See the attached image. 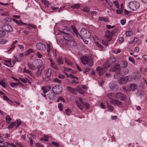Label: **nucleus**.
Returning a JSON list of instances; mask_svg holds the SVG:
<instances>
[{
	"label": "nucleus",
	"instance_id": "49530a36",
	"mask_svg": "<svg viewBox=\"0 0 147 147\" xmlns=\"http://www.w3.org/2000/svg\"><path fill=\"white\" fill-rule=\"evenodd\" d=\"M16 123H18V124L16 125V127H17L21 124L22 123L21 121L19 119H17Z\"/></svg>",
	"mask_w": 147,
	"mask_h": 147
},
{
	"label": "nucleus",
	"instance_id": "39448f33",
	"mask_svg": "<svg viewBox=\"0 0 147 147\" xmlns=\"http://www.w3.org/2000/svg\"><path fill=\"white\" fill-rule=\"evenodd\" d=\"M80 103L78 102V101H76V103L78 107L80 109H82L83 108H85L86 109L89 108L90 105L89 104L86 102H83L82 98H79Z\"/></svg>",
	"mask_w": 147,
	"mask_h": 147
},
{
	"label": "nucleus",
	"instance_id": "f3484780",
	"mask_svg": "<svg viewBox=\"0 0 147 147\" xmlns=\"http://www.w3.org/2000/svg\"><path fill=\"white\" fill-rule=\"evenodd\" d=\"M51 88L50 86L49 85L46 86H43L42 88V90L44 94L47 93Z\"/></svg>",
	"mask_w": 147,
	"mask_h": 147
},
{
	"label": "nucleus",
	"instance_id": "a211bd4d",
	"mask_svg": "<svg viewBox=\"0 0 147 147\" xmlns=\"http://www.w3.org/2000/svg\"><path fill=\"white\" fill-rule=\"evenodd\" d=\"M47 97L50 99L54 100L56 98L55 94L52 92L50 93L47 95Z\"/></svg>",
	"mask_w": 147,
	"mask_h": 147
},
{
	"label": "nucleus",
	"instance_id": "680f3d73",
	"mask_svg": "<svg viewBox=\"0 0 147 147\" xmlns=\"http://www.w3.org/2000/svg\"><path fill=\"white\" fill-rule=\"evenodd\" d=\"M52 144L57 147L59 146V144L55 142H52Z\"/></svg>",
	"mask_w": 147,
	"mask_h": 147
},
{
	"label": "nucleus",
	"instance_id": "9d476101",
	"mask_svg": "<svg viewBox=\"0 0 147 147\" xmlns=\"http://www.w3.org/2000/svg\"><path fill=\"white\" fill-rule=\"evenodd\" d=\"M116 98L117 99H120L122 101L125 100L126 98V95L121 92H118L116 93Z\"/></svg>",
	"mask_w": 147,
	"mask_h": 147
},
{
	"label": "nucleus",
	"instance_id": "c9c22d12",
	"mask_svg": "<svg viewBox=\"0 0 147 147\" xmlns=\"http://www.w3.org/2000/svg\"><path fill=\"white\" fill-rule=\"evenodd\" d=\"M82 10L88 13L90 11V9L88 7L86 6L84 7L82 9Z\"/></svg>",
	"mask_w": 147,
	"mask_h": 147
},
{
	"label": "nucleus",
	"instance_id": "79ce46f5",
	"mask_svg": "<svg viewBox=\"0 0 147 147\" xmlns=\"http://www.w3.org/2000/svg\"><path fill=\"white\" fill-rule=\"evenodd\" d=\"M34 52V51L32 49H30L29 50H27L26 51V55H28L30 53H33Z\"/></svg>",
	"mask_w": 147,
	"mask_h": 147
},
{
	"label": "nucleus",
	"instance_id": "f704fd0d",
	"mask_svg": "<svg viewBox=\"0 0 147 147\" xmlns=\"http://www.w3.org/2000/svg\"><path fill=\"white\" fill-rule=\"evenodd\" d=\"M65 62L68 65H73V63L68 59H65Z\"/></svg>",
	"mask_w": 147,
	"mask_h": 147
},
{
	"label": "nucleus",
	"instance_id": "bb28decb",
	"mask_svg": "<svg viewBox=\"0 0 147 147\" xmlns=\"http://www.w3.org/2000/svg\"><path fill=\"white\" fill-rule=\"evenodd\" d=\"M76 90L78 91L79 93L82 94L83 93L85 92V91L84 90L82 89L80 87H78L76 88Z\"/></svg>",
	"mask_w": 147,
	"mask_h": 147
},
{
	"label": "nucleus",
	"instance_id": "6e6552de",
	"mask_svg": "<svg viewBox=\"0 0 147 147\" xmlns=\"http://www.w3.org/2000/svg\"><path fill=\"white\" fill-rule=\"evenodd\" d=\"M132 79L131 77L129 76L123 77L119 80V82L121 84H124L127 82L130 81Z\"/></svg>",
	"mask_w": 147,
	"mask_h": 147
},
{
	"label": "nucleus",
	"instance_id": "774afa93",
	"mask_svg": "<svg viewBox=\"0 0 147 147\" xmlns=\"http://www.w3.org/2000/svg\"><path fill=\"white\" fill-rule=\"evenodd\" d=\"M35 145L36 147H44L43 146L41 145L39 143H36L35 144Z\"/></svg>",
	"mask_w": 147,
	"mask_h": 147
},
{
	"label": "nucleus",
	"instance_id": "dca6fc26",
	"mask_svg": "<svg viewBox=\"0 0 147 147\" xmlns=\"http://www.w3.org/2000/svg\"><path fill=\"white\" fill-rule=\"evenodd\" d=\"M110 64H109L107 66L105 67V63L104 65L102 67H98L96 68L97 71L100 70L102 71H104L105 72L107 70V67H109L110 65Z\"/></svg>",
	"mask_w": 147,
	"mask_h": 147
},
{
	"label": "nucleus",
	"instance_id": "de8ad7c7",
	"mask_svg": "<svg viewBox=\"0 0 147 147\" xmlns=\"http://www.w3.org/2000/svg\"><path fill=\"white\" fill-rule=\"evenodd\" d=\"M5 118L8 123H10L11 122L10 121L11 120V119L9 115L6 116Z\"/></svg>",
	"mask_w": 147,
	"mask_h": 147
},
{
	"label": "nucleus",
	"instance_id": "f03ea898",
	"mask_svg": "<svg viewBox=\"0 0 147 147\" xmlns=\"http://www.w3.org/2000/svg\"><path fill=\"white\" fill-rule=\"evenodd\" d=\"M68 28L69 29V28H64L62 30H60V31L64 34L63 36L65 39L67 40L69 43L70 42V44H71V45H74L75 41L73 38L71 36L70 34L72 33L68 30Z\"/></svg>",
	"mask_w": 147,
	"mask_h": 147
},
{
	"label": "nucleus",
	"instance_id": "473e14b6",
	"mask_svg": "<svg viewBox=\"0 0 147 147\" xmlns=\"http://www.w3.org/2000/svg\"><path fill=\"white\" fill-rule=\"evenodd\" d=\"M113 3L114 4V5L117 8H119V4L117 0H115L113 1Z\"/></svg>",
	"mask_w": 147,
	"mask_h": 147
},
{
	"label": "nucleus",
	"instance_id": "a18cd8bd",
	"mask_svg": "<svg viewBox=\"0 0 147 147\" xmlns=\"http://www.w3.org/2000/svg\"><path fill=\"white\" fill-rule=\"evenodd\" d=\"M23 73H26L30 75V76H31L30 71L28 69H26L25 68H24V69L23 71Z\"/></svg>",
	"mask_w": 147,
	"mask_h": 147
},
{
	"label": "nucleus",
	"instance_id": "4d7b16f0",
	"mask_svg": "<svg viewBox=\"0 0 147 147\" xmlns=\"http://www.w3.org/2000/svg\"><path fill=\"white\" fill-rule=\"evenodd\" d=\"M90 70V69L89 67H86L83 70L84 73H85L87 72H88Z\"/></svg>",
	"mask_w": 147,
	"mask_h": 147
},
{
	"label": "nucleus",
	"instance_id": "5fc2aeb1",
	"mask_svg": "<svg viewBox=\"0 0 147 147\" xmlns=\"http://www.w3.org/2000/svg\"><path fill=\"white\" fill-rule=\"evenodd\" d=\"M0 85L2 86L3 88H5V83L2 80H0Z\"/></svg>",
	"mask_w": 147,
	"mask_h": 147
},
{
	"label": "nucleus",
	"instance_id": "9b49d317",
	"mask_svg": "<svg viewBox=\"0 0 147 147\" xmlns=\"http://www.w3.org/2000/svg\"><path fill=\"white\" fill-rule=\"evenodd\" d=\"M2 28L3 29L7 32H11L13 31V28L10 25L4 24L2 26Z\"/></svg>",
	"mask_w": 147,
	"mask_h": 147
},
{
	"label": "nucleus",
	"instance_id": "a878e982",
	"mask_svg": "<svg viewBox=\"0 0 147 147\" xmlns=\"http://www.w3.org/2000/svg\"><path fill=\"white\" fill-rule=\"evenodd\" d=\"M137 86L136 84H132L130 86V90L132 91L137 89Z\"/></svg>",
	"mask_w": 147,
	"mask_h": 147
},
{
	"label": "nucleus",
	"instance_id": "2eb2a0df",
	"mask_svg": "<svg viewBox=\"0 0 147 147\" xmlns=\"http://www.w3.org/2000/svg\"><path fill=\"white\" fill-rule=\"evenodd\" d=\"M109 87L111 90L115 89L117 90V85L114 82H111L109 84Z\"/></svg>",
	"mask_w": 147,
	"mask_h": 147
},
{
	"label": "nucleus",
	"instance_id": "37998d69",
	"mask_svg": "<svg viewBox=\"0 0 147 147\" xmlns=\"http://www.w3.org/2000/svg\"><path fill=\"white\" fill-rule=\"evenodd\" d=\"M108 42H109L107 41V40H106V39L105 40H102V42L103 45L106 46H108Z\"/></svg>",
	"mask_w": 147,
	"mask_h": 147
},
{
	"label": "nucleus",
	"instance_id": "e2e57ef3",
	"mask_svg": "<svg viewBox=\"0 0 147 147\" xmlns=\"http://www.w3.org/2000/svg\"><path fill=\"white\" fill-rule=\"evenodd\" d=\"M7 144L9 145V146H10L11 147V146L13 147H17L16 145L14 144H13L12 143H8L7 142Z\"/></svg>",
	"mask_w": 147,
	"mask_h": 147
},
{
	"label": "nucleus",
	"instance_id": "1a4fd4ad",
	"mask_svg": "<svg viewBox=\"0 0 147 147\" xmlns=\"http://www.w3.org/2000/svg\"><path fill=\"white\" fill-rule=\"evenodd\" d=\"M114 33L115 32L114 31L111 32L107 31L105 36V39L107 40L108 42L112 40V36Z\"/></svg>",
	"mask_w": 147,
	"mask_h": 147
},
{
	"label": "nucleus",
	"instance_id": "e433bc0d",
	"mask_svg": "<svg viewBox=\"0 0 147 147\" xmlns=\"http://www.w3.org/2000/svg\"><path fill=\"white\" fill-rule=\"evenodd\" d=\"M122 66L123 68H125L127 67V63L126 61H123L122 62Z\"/></svg>",
	"mask_w": 147,
	"mask_h": 147
},
{
	"label": "nucleus",
	"instance_id": "58836bf2",
	"mask_svg": "<svg viewBox=\"0 0 147 147\" xmlns=\"http://www.w3.org/2000/svg\"><path fill=\"white\" fill-rule=\"evenodd\" d=\"M132 32L131 31H127L125 33L126 35L127 36H129L132 35Z\"/></svg>",
	"mask_w": 147,
	"mask_h": 147
},
{
	"label": "nucleus",
	"instance_id": "f8f14e48",
	"mask_svg": "<svg viewBox=\"0 0 147 147\" xmlns=\"http://www.w3.org/2000/svg\"><path fill=\"white\" fill-rule=\"evenodd\" d=\"M59 86L56 85L52 88L53 93L55 94H59L61 92L62 90L59 88Z\"/></svg>",
	"mask_w": 147,
	"mask_h": 147
},
{
	"label": "nucleus",
	"instance_id": "c03bdc74",
	"mask_svg": "<svg viewBox=\"0 0 147 147\" xmlns=\"http://www.w3.org/2000/svg\"><path fill=\"white\" fill-rule=\"evenodd\" d=\"M8 40L5 39H3L1 41L0 43L2 44H4L6 43L7 42Z\"/></svg>",
	"mask_w": 147,
	"mask_h": 147
},
{
	"label": "nucleus",
	"instance_id": "603ef678",
	"mask_svg": "<svg viewBox=\"0 0 147 147\" xmlns=\"http://www.w3.org/2000/svg\"><path fill=\"white\" fill-rule=\"evenodd\" d=\"M58 108L60 111H62L63 110V105L61 103H59Z\"/></svg>",
	"mask_w": 147,
	"mask_h": 147
},
{
	"label": "nucleus",
	"instance_id": "6ab92c4d",
	"mask_svg": "<svg viewBox=\"0 0 147 147\" xmlns=\"http://www.w3.org/2000/svg\"><path fill=\"white\" fill-rule=\"evenodd\" d=\"M107 96L109 98L111 99L114 100L113 99L116 98V94L113 93H109L107 94Z\"/></svg>",
	"mask_w": 147,
	"mask_h": 147
},
{
	"label": "nucleus",
	"instance_id": "13d9d810",
	"mask_svg": "<svg viewBox=\"0 0 147 147\" xmlns=\"http://www.w3.org/2000/svg\"><path fill=\"white\" fill-rule=\"evenodd\" d=\"M12 19L13 20V21H14L17 24H19V25H20V21H19L18 20H17L16 19H15L14 18H12Z\"/></svg>",
	"mask_w": 147,
	"mask_h": 147
},
{
	"label": "nucleus",
	"instance_id": "393cba45",
	"mask_svg": "<svg viewBox=\"0 0 147 147\" xmlns=\"http://www.w3.org/2000/svg\"><path fill=\"white\" fill-rule=\"evenodd\" d=\"M3 98L4 100H6V101L9 102V103L11 105H13V102L11 100H10L8 98H7L6 96L4 95L3 96Z\"/></svg>",
	"mask_w": 147,
	"mask_h": 147
},
{
	"label": "nucleus",
	"instance_id": "7c9ffc66",
	"mask_svg": "<svg viewBox=\"0 0 147 147\" xmlns=\"http://www.w3.org/2000/svg\"><path fill=\"white\" fill-rule=\"evenodd\" d=\"M144 93V91H140L138 92L136 94L137 96H139L140 97H142V96L143 95Z\"/></svg>",
	"mask_w": 147,
	"mask_h": 147
},
{
	"label": "nucleus",
	"instance_id": "6e6d98bb",
	"mask_svg": "<svg viewBox=\"0 0 147 147\" xmlns=\"http://www.w3.org/2000/svg\"><path fill=\"white\" fill-rule=\"evenodd\" d=\"M3 140L2 139V140H0V147H4L5 146L4 145V144L3 143Z\"/></svg>",
	"mask_w": 147,
	"mask_h": 147
},
{
	"label": "nucleus",
	"instance_id": "b1692460",
	"mask_svg": "<svg viewBox=\"0 0 147 147\" xmlns=\"http://www.w3.org/2000/svg\"><path fill=\"white\" fill-rule=\"evenodd\" d=\"M19 83L21 85H22V83L18 82L17 83L15 82H11L10 83V85L11 87L14 88L17 86L18 84Z\"/></svg>",
	"mask_w": 147,
	"mask_h": 147
},
{
	"label": "nucleus",
	"instance_id": "a19ab883",
	"mask_svg": "<svg viewBox=\"0 0 147 147\" xmlns=\"http://www.w3.org/2000/svg\"><path fill=\"white\" fill-rule=\"evenodd\" d=\"M20 79L21 81L24 83H27V80L28 79L27 78H20Z\"/></svg>",
	"mask_w": 147,
	"mask_h": 147
},
{
	"label": "nucleus",
	"instance_id": "c756f323",
	"mask_svg": "<svg viewBox=\"0 0 147 147\" xmlns=\"http://www.w3.org/2000/svg\"><path fill=\"white\" fill-rule=\"evenodd\" d=\"M81 5L78 3L76 4L73 5L71 6V7L72 8L78 9L80 7Z\"/></svg>",
	"mask_w": 147,
	"mask_h": 147
},
{
	"label": "nucleus",
	"instance_id": "69168bd1",
	"mask_svg": "<svg viewBox=\"0 0 147 147\" xmlns=\"http://www.w3.org/2000/svg\"><path fill=\"white\" fill-rule=\"evenodd\" d=\"M13 57L17 61H21L22 59V58H21L20 57H17L15 56H13Z\"/></svg>",
	"mask_w": 147,
	"mask_h": 147
},
{
	"label": "nucleus",
	"instance_id": "09e8293b",
	"mask_svg": "<svg viewBox=\"0 0 147 147\" xmlns=\"http://www.w3.org/2000/svg\"><path fill=\"white\" fill-rule=\"evenodd\" d=\"M60 100H62L63 102H65V100L63 98V97L60 96L58 98V99L57 100V102H59Z\"/></svg>",
	"mask_w": 147,
	"mask_h": 147
},
{
	"label": "nucleus",
	"instance_id": "0eeeda50",
	"mask_svg": "<svg viewBox=\"0 0 147 147\" xmlns=\"http://www.w3.org/2000/svg\"><path fill=\"white\" fill-rule=\"evenodd\" d=\"M129 6L131 9L133 11H135L139 8L140 5L138 2L131 1L129 3Z\"/></svg>",
	"mask_w": 147,
	"mask_h": 147
},
{
	"label": "nucleus",
	"instance_id": "bf43d9fd",
	"mask_svg": "<svg viewBox=\"0 0 147 147\" xmlns=\"http://www.w3.org/2000/svg\"><path fill=\"white\" fill-rule=\"evenodd\" d=\"M128 60L130 62H132L134 64H135V61L131 57H129Z\"/></svg>",
	"mask_w": 147,
	"mask_h": 147
},
{
	"label": "nucleus",
	"instance_id": "423d86ee",
	"mask_svg": "<svg viewBox=\"0 0 147 147\" xmlns=\"http://www.w3.org/2000/svg\"><path fill=\"white\" fill-rule=\"evenodd\" d=\"M121 70V66L120 65L118 64L115 65L113 67H111L110 69L111 71L116 72L114 76V78L116 79L117 78V77H116V76L119 74Z\"/></svg>",
	"mask_w": 147,
	"mask_h": 147
},
{
	"label": "nucleus",
	"instance_id": "0e129e2a",
	"mask_svg": "<svg viewBox=\"0 0 147 147\" xmlns=\"http://www.w3.org/2000/svg\"><path fill=\"white\" fill-rule=\"evenodd\" d=\"M28 65L30 69L32 70L34 69V68L32 65L30 63H28Z\"/></svg>",
	"mask_w": 147,
	"mask_h": 147
},
{
	"label": "nucleus",
	"instance_id": "aec40b11",
	"mask_svg": "<svg viewBox=\"0 0 147 147\" xmlns=\"http://www.w3.org/2000/svg\"><path fill=\"white\" fill-rule=\"evenodd\" d=\"M67 89L70 92L74 94H75L76 92V90L75 88H72L69 86H67Z\"/></svg>",
	"mask_w": 147,
	"mask_h": 147
},
{
	"label": "nucleus",
	"instance_id": "2f4dec72",
	"mask_svg": "<svg viewBox=\"0 0 147 147\" xmlns=\"http://www.w3.org/2000/svg\"><path fill=\"white\" fill-rule=\"evenodd\" d=\"M107 108L109 111H112L114 110V107L110 105L108 103L107 104Z\"/></svg>",
	"mask_w": 147,
	"mask_h": 147
},
{
	"label": "nucleus",
	"instance_id": "7ed1b4c3",
	"mask_svg": "<svg viewBox=\"0 0 147 147\" xmlns=\"http://www.w3.org/2000/svg\"><path fill=\"white\" fill-rule=\"evenodd\" d=\"M80 59L82 63L84 65H86L90 63L89 66H91L94 64L93 61L91 57L83 56L80 57Z\"/></svg>",
	"mask_w": 147,
	"mask_h": 147
},
{
	"label": "nucleus",
	"instance_id": "ddd939ff",
	"mask_svg": "<svg viewBox=\"0 0 147 147\" xmlns=\"http://www.w3.org/2000/svg\"><path fill=\"white\" fill-rule=\"evenodd\" d=\"M36 47L38 50L41 51L44 50H45L46 48L45 45L41 42L37 43L36 45Z\"/></svg>",
	"mask_w": 147,
	"mask_h": 147
},
{
	"label": "nucleus",
	"instance_id": "864d4df0",
	"mask_svg": "<svg viewBox=\"0 0 147 147\" xmlns=\"http://www.w3.org/2000/svg\"><path fill=\"white\" fill-rule=\"evenodd\" d=\"M53 81L54 82H57L59 84H61V80L57 78H55L53 79Z\"/></svg>",
	"mask_w": 147,
	"mask_h": 147
},
{
	"label": "nucleus",
	"instance_id": "c85d7f7f",
	"mask_svg": "<svg viewBox=\"0 0 147 147\" xmlns=\"http://www.w3.org/2000/svg\"><path fill=\"white\" fill-rule=\"evenodd\" d=\"M51 46L50 45H48L47 46V51L48 53L46 54L48 56H49V53H51Z\"/></svg>",
	"mask_w": 147,
	"mask_h": 147
},
{
	"label": "nucleus",
	"instance_id": "ea45409f",
	"mask_svg": "<svg viewBox=\"0 0 147 147\" xmlns=\"http://www.w3.org/2000/svg\"><path fill=\"white\" fill-rule=\"evenodd\" d=\"M96 45L101 50H102L103 49V46L100 45L98 42H96Z\"/></svg>",
	"mask_w": 147,
	"mask_h": 147
},
{
	"label": "nucleus",
	"instance_id": "f257e3e1",
	"mask_svg": "<svg viewBox=\"0 0 147 147\" xmlns=\"http://www.w3.org/2000/svg\"><path fill=\"white\" fill-rule=\"evenodd\" d=\"M74 33L77 37L80 38L81 39H83V38H89L91 36V34L87 29L83 28L80 31V34L78 32L76 28L74 27L72 28Z\"/></svg>",
	"mask_w": 147,
	"mask_h": 147
},
{
	"label": "nucleus",
	"instance_id": "4468645a",
	"mask_svg": "<svg viewBox=\"0 0 147 147\" xmlns=\"http://www.w3.org/2000/svg\"><path fill=\"white\" fill-rule=\"evenodd\" d=\"M110 102L111 104L114 105H116L119 107H120V106L122 105V103L121 102L116 99L111 100Z\"/></svg>",
	"mask_w": 147,
	"mask_h": 147
},
{
	"label": "nucleus",
	"instance_id": "4be33fe9",
	"mask_svg": "<svg viewBox=\"0 0 147 147\" xmlns=\"http://www.w3.org/2000/svg\"><path fill=\"white\" fill-rule=\"evenodd\" d=\"M46 76L48 77L51 76V69L48 68L46 71Z\"/></svg>",
	"mask_w": 147,
	"mask_h": 147
},
{
	"label": "nucleus",
	"instance_id": "3c124183",
	"mask_svg": "<svg viewBox=\"0 0 147 147\" xmlns=\"http://www.w3.org/2000/svg\"><path fill=\"white\" fill-rule=\"evenodd\" d=\"M107 3L110 7H112L113 5V3L109 1V0L107 1Z\"/></svg>",
	"mask_w": 147,
	"mask_h": 147
},
{
	"label": "nucleus",
	"instance_id": "412c9836",
	"mask_svg": "<svg viewBox=\"0 0 147 147\" xmlns=\"http://www.w3.org/2000/svg\"><path fill=\"white\" fill-rule=\"evenodd\" d=\"M63 60L62 57H59L57 59V63L58 65H60L63 63Z\"/></svg>",
	"mask_w": 147,
	"mask_h": 147
},
{
	"label": "nucleus",
	"instance_id": "052dcab7",
	"mask_svg": "<svg viewBox=\"0 0 147 147\" xmlns=\"http://www.w3.org/2000/svg\"><path fill=\"white\" fill-rule=\"evenodd\" d=\"M65 111L66 112V114L67 115H69L71 113V111L69 109H65Z\"/></svg>",
	"mask_w": 147,
	"mask_h": 147
},
{
	"label": "nucleus",
	"instance_id": "338daca9",
	"mask_svg": "<svg viewBox=\"0 0 147 147\" xmlns=\"http://www.w3.org/2000/svg\"><path fill=\"white\" fill-rule=\"evenodd\" d=\"M36 55L39 58H41L42 56V55L39 52H37V53Z\"/></svg>",
	"mask_w": 147,
	"mask_h": 147
},
{
	"label": "nucleus",
	"instance_id": "8fccbe9b",
	"mask_svg": "<svg viewBox=\"0 0 147 147\" xmlns=\"http://www.w3.org/2000/svg\"><path fill=\"white\" fill-rule=\"evenodd\" d=\"M4 20L7 22H12V19L9 17H6L4 19Z\"/></svg>",
	"mask_w": 147,
	"mask_h": 147
},
{
	"label": "nucleus",
	"instance_id": "20e7f679",
	"mask_svg": "<svg viewBox=\"0 0 147 147\" xmlns=\"http://www.w3.org/2000/svg\"><path fill=\"white\" fill-rule=\"evenodd\" d=\"M38 63L40 64L37 65V66L39 67L37 72L35 74V76L36 77H38L41 75V72L42 70L44 69L45 66L44 64H42V62L41 60L39 59L37 61L36 64Z\"/></svg>",
	"mask_w": 147,
	"mask_h": 147
},
{
	"label": "nucleus",
	"instance_id": "72a5a7b5",
	"mask_svg": "<svg viewBox=\"0 0 147 147\" xmlns=\"http://www.w3.org/2000/svg\"><path fill=\"white\" fill-rule=\"evenodd\" d=\"M40 140L44 141L46 142L48 141V138L47 136L45 135L44 137L41 138Z\"/></svg>",
	"mask_w": 147,
	"mask_h": 147
},
{
	"label": "nucleus",
	"instance_id": "4c0bfd02",
	"mask_svg": "<svg viewBox=\"0 0 147 147\" xmlns=\"http://www.w3.org/2000/svg\"><path fill=\"white\" fill-rule=\"evenodd\" d=\"M17 124L16 122H13L11 123L8 126V128L9 129H11L13 127L16 125V124Z\"/></svg>",
	"mask_w": 147,
	"mask_h": 147
},
{
	"label": "nucleus",
	"instance_id": "5701e85b",
	"mask_svg": "<svg viewBox=\"0 0 147 147\" xmlns=\"http://www.w3.org/2000/svg\"><path fill=\"white\" fill-rule=\"evenodd\" d=\"M99 20L100 21H103L104 22H108L109 20L107 18L104 17H101L99 18Z\"/></svg>",
	"mask_w": 147,
	"mask_h": 147
},
{
	"label": "nucleus",
	"instance_id": "cd10ccee",
	"mask_svg": "<svg viewBox=\"0 0 147 147\" xmlns=\"http://www.w3.org/2000/svg\"><path fill=\"white\" fill-rule=\"evenodd\" d=\"M5 35V31L3 30H0V38L3 37Z\"/></svg>",
	"mask_w": 147,
	"mask_h": 147
}]
</instances>
